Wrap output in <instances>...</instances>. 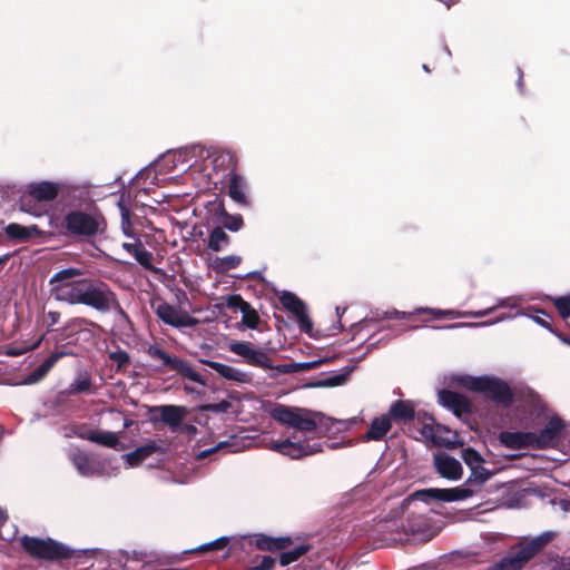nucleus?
Wrapping results in <instances>:
<instances>
[{
  "instance_id": "32",
  "label": "nucleus",
  "mask_w": 570,
  "mask_h": 570,
  "mask_svg": "<svg viewBox=\"0 0 570 570\" xmlns=\"http://www.w3.org/2000/svg\"><path fill=\"white\" fill-rule=\"evenodd\" d=\"M122 247L130 255L135 257V259L142 265L144 267L151 266V253L148 252L140 242L137 243H124Z\"/></svg>"
},
{
  "instance_id": "63",
  "label": "nucleus",
  "mask_w": 570,
  "mask_h": 570,
  "mask_svg": "<svg viewBox=\"0 0 570 570\" xmlns=\"http://www.w3.org/2000/svg\"><path fill=\"white\" fill-rule=\"evenodd\" d=\"M405 533H415V530H413V529L405 530Z\"/></svg>"
},
{
  "instance_id": "42",
  "label": "nucleus",
  "mask_w": 570,
  "mask_h": 570,
  "mask_svg": "<svg viewBox=\"0 0 570 570\" xmlns=\"http://www.w3.org/2000/svg\"><path fill=\"white\" fill-rule=\"evenodd\" d=\"M461 459H463L464 464L470 466H482L481 463H483L482 455L475 451L473 448H465L463 451H461Z\"/></svg>"
},
{
  "instance_id": "24",
  "label": "nucleus",
  "mask_w": 570,
  "mask_h": 570,
  "mask_svg": "<svg viewBox=\"0 0 570 570\" xmlns=\"http://www.w3.org/2000/svg\"><path fill=\"white\" fill-rule=\"evenodd\" d=\"M228 196L239 205H247L245 179L236 173H229L227 177Z\"/></svg>"
},
{
  "instance_id": "64",
  "label": "nucleus",
  "mask_w": 570,
  "mask_h": 570,
  "mask_svg": "<svg viewBox=\"0 0 570 570\" xmlns=\"http://www.w3.org/2000/svg\"><path fill=\"white\" fill-rule=\"evenodd\" d=\"M161 570H185V569L167 568V569H161Z\"/></svg>"
},
{
  "instance_id": "26",
  "label": "nucleus",
  "mask_w": 570,
  "mask_h": 570,
  "mask_svg": "<svg viewBox=\"0 0 570 570\" xmlns=\"http://www.w3.org/2000/svg\"><path fill=\"white\" fill-rule=\"evenodd\" d=\"M80 393H95L90 373L87 371L78 373L72 383L69 384L67 390H65V394L68 396L77 395Z\"/></svg>"
},
{
  "instance_id": "16",
  "label": "nucleus",
  "mask_w": 570,
  "mask_h": 570,
  "mask_svg": "<svg viewBox=\"0 0 570 570\" xmlns=\"http://www.w3.org/2000/svg\"><path fill=\"white\" fill-rule=\"evenodd\" d=\"M438 395L439 403L452 411L456 417H461L463 414H470L473 412V405H471L470 400L458 392L441 390Z\"/></svg>"
},
{
  "instance_id": "15",
  "label": "nucleus",
  "mask_w": 570,
  "mask_h": 570,
  "mask_svg": "<svg viewBox=\"0 0 570 570\" xmlns=\"http://www.w3.org/2000/svg\"><path fill=\"white\" fill-rule=\"evenodd\" d=\"M495 305L487 308V309H482V311H476V312H458V311H453V309H439V308H429V307H419L416 309H414V313H417V314H429L431 315L433 318L435 320H441V318H460V317H483V316H487L489 314H491L494 309H497L498 307H502V306H505V299L503 298H497L495 301Z\"/></svg>"
},
{
  "instance_id": "48",
  "label": "nucleus",
  "mask_w": 570,
  "mask_h": 570,
  "mask_svg": "<svg viewBox=\"0 0 570 570\" xmlns=\"http://www.w3.org/2000/svg\"><path fill=\"white\" fill-rule=\"evenodd\" d=\"M305 455H313L314 453L322 452L321 443H303Z\"/></svg>"
},
{
  "instance_id": "21",
  "label": "nucleus",
  "mask_w": 570,
  "mask_h": 570,
  "mask_svg": "<svg viewBox=\"0 0 570 570\" xmlns=\"http://www.w3.org/2000/svg\"><path fill=\"white\" fill-rule=\"evenodd\" d=\"M160 412V420L163 424L168 425L170 431L176 432L184 421L186 410L180 405H160L154 409Z\"/></svg>"
},
{
  "instance_id": "57",
  "label": "nucleus",
  "mask_w": 570,
  "mask_h": 570,
  "mask_svg": "<svg viewBox=\"0 0 570 570\" xmlns=\"http://www.w3.org/2000/svg\"><path fill=\"white\" fill-rule=\"evenodd\" d=\"M149 352L151 353V348L149 350ZM154 356H159V357H163V356H166L165 353L160 352L159 350H155L153 352Z\"/></svg>"
},
{
  "instance_id": "60",
  "label": "nucleus",
  "mask_w": 570,
  "mask_h": 570,
  "mask_svg": "<svg viewBox=\"0 0 570 570\" xmlns=\"http://www.w3.org/2000/svg\"><path fill=\"white\" fill-rule=\"evenodd\" d=\"M518 87L521 89L522 87V73L520 72L519 80H518Z\"/></svg>"
},
{
  "instance_id": "46",
  "label": "nucleus",
  "mask_w": 570,
  "mask_h": 570,
  "mask_svg": "<svg viewBox=\"0 0 570 570\" xmlns=\"http://www.w3.org/2000/svg\"><path fill=\"white\" fill-rule=\"evenodd\" d=\"M40 342H41V337H38L33 343L8 351L7 354H8V356H19L20 354H24V353L31 351L32 348L37 347L40 344Z\"/></svg>"
},
{
  "instance_id": "50",
  "label": "nucleus",
  "mask_w": 570,
  "mask_h": 570,
  "mask_svg": "<svg viewBox=\"0 0 570 570\" xmlns=\"http://www.w3.org/2000/svg\"><path fill=\"white\" fill-rule=\"evenodd\" d=\"M178 431H180V433H184L188 436H196L197 433H198V430H197V426L194 425V424H180V426L178 428Z\"/></svg>"
},
{
  "instance_id": "34",
  "label": "nucleus",
  "mask_w": 570,
  "mask_h": 570,
  "mask_svg": "<svg viewBox=\"0 0 570 570\" xmlns=\"http://www.w3.org/2000/svg\"><path fill=\"white\" fill-rule=\"evenodd\" d=\"M491 476L492 472L483 465L470 466V476L465 480V485L482 487Z\"/></svg>"
},
{
  "instance_id": "55",
  "label": "nucleus",
  "mask_w": 570,
  "mask_h": 570,
  "mask_svg": "<svg viewBox=\"0 0 570 570\" xmlns=\"http://www.w3.org/2000/svg\"><path fill=\"white\" fill-rule=\"evenodd\" d=\"M7 513L4 510L0 509V524L4 523L7 520Z\"/></svg>"
},
{
  "instance_id": "38",
  "label": "nucleus",
  "mask_w": 570,
  "mask_h": 570,
  "mask_svg": "<svg viewBox=\"0 0 570 570\" xmlns=\"http://www.w3.org/2000/svg\"><path fill=\"white\" fill-rule=\"evenodd\" d=\"M36 230V227H24L18 224H9L6 227L7 235L17 240H26L31 237L32 232Z\"/></svg>"
},
{
  "instance_id": "5",
  "label": "nucleus",
  "mask_w": 570,
  "mask_h": 570,
  "mask_svg": "<svg viewBox=\"0 0 570 570\" xmlns=\"http://www.w3.org/2000/svg\"><path fill=\"white\" fill-rule=\"evenodd\" d=\"M20 547H22L23 551L31 556V558L38 560L59 561L68 560L73 557V552L69 547L51 539L23 535L20 538Z\"/></svg>"
},
{
  "instance_id": "22",
  "label": "nucleus",
  "mask_w": 570,
  "mask_h": 570,
  "mask_svg": "<svg viewBox=\"0 0 570 570\" xmlns=\"http://www.w3.org/2000/svg\"><path fill=\"white\" fill-rule=\"evenodd\" d=\"M200 363L210 366L212 370L216 371L220 377L225 380L236 381L238 383H249L250 375L247 372H242L239 370L234 368L230 365H225L222 363L212 362L208 358H198Z\"/></svg>"
},
{
  "instance_id": "19",
  "label": "nucleus",
  "mask_w": 570,
  "mask_h": 570,
  "mask_svg": "<svg viewBox=\"0 0 570 570\" xmlns=\"http://www.w3.org/2000/svg\"><path fill=\"white\" fill-rule=\"evenodd\" d=\"M252 543H254L255 548L261 551L277 552L283 551L292 546V538L268 537L264 533H256Z\"/></svg>"
},
{
  "instance_id": "40",
  "label": "nucleus",
  "mask_w": 570,
  "mask_h": 570,
  "mask_svg": "<svg viewBox=\"0 0 570 570\" xmlns=\"http://www.w3.org/2000/svg\"><path fill=\"white\" fill-rule=\"evenodd\" d=\"M72 464L81 475L88 476L92 473L90 458L83 452L73 453Z\"/></svg>"
},
{
  "instance_id": "10",
  "label": "nucleus",
  "mask_w": 570,
  "mask_h": 570,
  "mask_svg": "<svg viewBox=\"0 0 570 570\" xmlns=\"http://www.w3.org/2000/svg\"><path fill=\"white\" fill-rule=\"evenodd\" d=\"M362 358H357L356 362L344 365L341 370H331L328 372H322L321 379L309 381L304 384L305 389H330L335 386L345 385L351 374L357 368L358 361Z\"/></svg>"
},
{
  "instance_id": "23",
  "label": "nucleus",
  "mask_w": 570,
  "mask_h": 570,
  "mask_svg": "<svg viewBox=\"0 0 570 570\" xmlns=\"http://www.w3.org/2000/svg\"><path fill=\"white\" fill-rule=\"evenodd\" d=\"M161 452V446L154 440L136 448L134 451L126 453V463L131 466H137L151 455Z\"/></svg>"
},
{
  "instance_id": "8",
  "label": "nucleus",
  "mask_w": 570,
  "mask_h": 570,
  "mask_svg": "<svg viewBox=\"0 0 570 570\" xmlns=\"http://www.w3.org/2000/svg\"><path fill=\"white\" fill-rule=\"evenodd\" d=\"M563 430V420L557 415L550 416L544 428L539 432H534L535 450L543 451L556 449L559 445L560 440H562Z\"/></svg>"
},
{
  "instance_id": "61",
  "label": "nucleus",
  "mask_w": 570,
  "mask_h": 570,
  "mask_svg": "<svg viewBox=\"0 0 570 570\" xmlns=\"http://www.w3.org/2000/svg\"><path fill=\"white\" fill-rule=\"evenodd\" d=\"M79 334H80L81 336H85V337L90 335V333H89L88 331H82V332H80Z\"/></svg>"
},
{
  "instance_id": "2",
  "label": "nucleus",
  "mask_w": 570,
  "mask_h": 570,
  "mask_svg": "<svg viewBox=\"0 0 570 570\" xmlns=\"http://www.w3.org/2000/svg\"><path fill=\"white\" fill-rule=\"evenodd\" d=\"M269 416L283 425L296 429L304 433L316 431L318 424L323 423V420L331 422L332 424H345L344 421L327 417L321 412L303 407H291L278 403L273 406L272 411H269Z\"/></svg>"
},
{
  "instance_id": "53",
  "label": "nucleus",
  "mask_w": 570,
  "mask_h": 570,
  "mask_svg": "<svg viewBox=\"0 0 570 570\" xmlns=\"http://www.w3.org/2000/svg\"><path fill=\"white\" fill-rule=\"evenodd\" d=\"M488 323H480L479 325H487ZM478 324H452V325H448L445 326L444 328H456V327H462V326H476Z\"/></svg>"
},
{
  "instance_id": "43",
  "label": "nucleus",
  "mask_w": 570,
  "mask_h": 570,
  "mask_svg": "<svg viewBox=\"0 0 570 570\" xmlns=\"http://www.w3.org/2000/svg\"><path fill=\"white\" fill-rule=\"evenodd\" d=\"M118 207L120 210L121 216V228L126 236L132 237V229H131V223H130V212L121 202L118 203Z\"/></svg>"
},
{
  "instance_id": "51",
  "label": "nucleus",
  "mask_w": 570,
  "mask_h": 570,
  "mask_svg": "<svg viewBox=\"0 0 570 570\" xmlns=\"http://www.w3.org/2000/svg\"><path fill=\"white\" fill-rule=\"evenodd\" d=\"M420 433L421 436H423L425 440H434V430L433 425L431 424H424L423 426H421Z\"/></svg>"
},
{
  "instance_id": "6",
  "label": "nucleus",
  "mask_w": 570,
  "mask_h": 570,
  "mask_svg": "<svg viewBox=\"0 0 570 570\" xmlns=\"http://www.w3.org/2000/svg\"><path fill=\"white\" fill-rule=\"evenodd\" d=\"M60 191V184L49 180H42L38 183H30L24 186L23 195L20 199V209L33 216H40L41 212L31 208L29 203L31 200L37 202H52Z\"/></svg>"
},
{
  "instance_id": "13",
  "label": "nucleus",
  "mask_w": 570,
  "mask_h": 570,
  "mask_svg": "<svg viewBox=\"0 0 570 570\" xmlns=\"http://www.w3.org/2000/svg\"><path fill=\"white\" fill-rule=\"evenodd\" d=\"M473 490L468 487H455L452 489H425L412 494V498L420 500H438L442 502H455L472 498Z\"/></svg>"
},
{
  "instance_id": "58",
  "label": "nucleus",
  "mask_w": 570,
  "mask_h": 570,
  "mask_svg": "<svg viewBox=\"0 0 570 570\" xmlns=\"http://www.w3.org/2000/svg\"><path fill=\"white\" fill-rule=\"evenodd\" d=\"M49 316L51 317L52 323H56V322H57V320H58V314H57V313H51V312H50V313H49Z\"/></svg>"
},
{
  "instance_id": "47",
  "label": "nucleus",
  "mask_w": 570,
  "mask_h": 570,
  "mask_svg": "<svg viewBox=\"0 0 570 570\" xmlns=\"http://www.w3.org/2000/svg\"><path fill=\"white\" fill-rule=\"evenodd\" d=\"M275 564V559L268 556L263 557L261 562L256 566H252L247 570H273Z\"/></svg>"
},
{
  "instance_id": "11",
  "label": "nucleus",
  "mask_w": 570,
  "mask_h": 570,
  "mask_svg": "<svg viewBox=\"0 0 570 570\" xmlns=\"http://www.w3.org/2000/svg\"><path fill=\"white\" fill-rule=\"evenodd\" d=\"M335 358H314L307 363H286L282 365H274L272 363L273 358H245L246 363L252 366H259L263 368H272L277 371V373L289 374V373H298L304 371H312L320 367L323 364H326Z\"/></svg>"
},
{
  "instance_id": "35",
  "label": "nucleus",
  "mask_w": 570,
  "mask_h": 570,
  "mask_svg": "<svg viewBox=\"0 0 570 570\" xmlns=\"http://www.w3.org/2000/svg\"><path fill=\"white\" fill-rule=\"evenodd\" d=\"M219 222L224 228L229 232H239L244 226V220L240 214H228L223 207L219 210Z\"/></svg>"
},
{
  "instance_id": "41",
  "label": "nucleus",
  "mask_w": 570,
  "mask_h": 570,
  "mask_svg": "<svg viewBox=\"0 0 570 570\" xmlns=\"http://www.w3.org/2000/svg\"><path fill=\"white\" fill-rule=\"evenodd\" d=\"M202 411L207 413H238V410L234 409V405L228 400H223L219 403H207L202 405Z\"/></svg>"
},
{
  "instance_id": "29",
  "label": "nucleus",
  "mask_w": 570,
  "mask_h": 570,
  "mask_svg": "<svg viewBox=\"0 0 570 570\" xmlns=\"http://www.w3.org/2000/svg\"><path fill=\"white\" fill-rule=\"evenodd\" d=\"M82 439L100 446H107L109 449H116L119 444L118 436L114 432L90 430L82 435Z\"/></svg>"
},
{
  "instance_id": "31",
  "label": "nucleus",
  "mask_w": 570,
  "mask_h": 570,
  "mask_svg": "<svg viewBox=\"0 0 570 570\" xmlns=\"http://www.w3.org/2000/svg\"><path fill=\"white\" fill-rule=\"evenodd\" d=\"M391 430V420L386 415L381 417H375L372 420L370 425V430H367L365 434L366 440H375L379 441L383 439L389 431Z\"/></svg>"
},
{
  "instance_id": "33",
  "label": "nucleus",
  "mask_w": 570,
  "mask_h": 570,
  "mask_svg": "<svg viewBox=\"0 0 570 570\" xmlns=\"http://www.w3.org/2000/svg\"><path fill=\"white\" fill-rule=\"evenodd\" d=\"M309 550V544H301L292 550L282 551L281 557H278V563H281L282 567H287L298 561L303 556L307 554Z\"/></svg>"
},
{
  "instance_id": "7",
  "label": "nucleus",
  "mask_w": 570,
  "mask_h": 570,
  "mask_svg": "<svg viewBox=\"0 0 570 570\" xmlns=\"http://www.w3.org/2000/svg\"><path fill=\"white\" fill-rule=\"evenodd\" d=\"M104 223L102 216L98 213L75 210L66 216L67 229L75 235H95L104 228Z\"/></svg>"
},
{
  "instance_id": "28",
  "label": "nucleus",
  "mask_w": 570,
  "mask_h": 570,
  "mask_svg": "<svg viewBox=\"0 0 570 570\" xmlns=\"http://www.w3.org/2000/svg\"><path fill=\"white\" fill-rule=\"evenodd\" d=\"M387 417H390V420L410 421L415 417V410L410 401L397 400L390 405Z\"/></svg>"
},
{
  "instance_id": "44",
  "label": "nucleus",
  "mask_w": 570,
  "mask_h": 570,
  "mask_svg": "<svg viewBox=\"0 0 570 570\" xmlns=\"http://www.w3.org/2000/svg\"><path fill=\"white\" fill-rule=\"evenodd\" d=\"M228 538L227 537H220L218 539H215L206 544L200 546L198 548V551L206 552V551H219L228 546Z\"/></svg>"
},
{
  "instance_id": "56",
  "label": "nucleus",
  "mask_w": 570,
  "mask_h": 570,
  "mask_svg": "<svg viewBox=\"0 0 570 570\" xmlns=\"http://www.w3.org/2000/svg\"><path fill=\"white\" fill-rule=\"evenodd\" d=\"M109 356H118V357H121V356H128L126 352L124 351H120V352H114L111 353Z\"/></svg>"
},
{
  "instance_id": "20",
  "label": "nucleus",
  "mask_w": 570,
  "mask_h": 570,
  "mask_svg": "<svg viewBox=\"0 0 570 570\" xmlns=\"http://www.w3.org/2000/svg\"><path fill=\"white\" fill-rule=\"evenodd\" d=\"M163 364L170 371H176L180 376L187 379L194 383L206 385V379L202 373L193 370L191 366L184 362V358H161Z\"/></svg>"
},
{
  "instance_id": "45",
  "label": "nucleus",
  "mask_w": 570,
  "mask_h": 570,
  "mask_svg": "<svg viewBox=\"0 0 570 570\" xmlns=\"http://www.w3.org/2000/svg\"><path fill=\"white\" fill-rule=\"evenodd\" d=\"M229 350L234 354L239 356H255L249 344L242 341L232 342L229 344Z\"/></svg>"
},
{
  "instance_id": "30",
  "label": "nucleus",
  "mask_w": 570,
  "mask_h": 570,
  "mask_svg": "<svg viewBox=\"0 0 570 570\" xmlns=\"http://www.w3.org/2000/svg\"><path fill=\"white\" fill-rule=\"evenodd\" d=\"M273 450L288 456L292 460H299L306 456L302 443L294 442L292 439L283 440L279 443H274Z\"/></svg>"
},
{
  "instance_id": "12",
  "label": "nucleus",
  "mask_w": 570,
  "mask_h": 570,
  "mask_svg": "<svg viewBox=\"0 0 570 570\" xmlns=\"http://www.w3.org/2000/svg\"><path fill=\"white\" fill-rule=\"evenodd\" d=\"M155 313L165 324L176 328L193 327L198 324V321L187 312L166 302L157 304Z\"/></svg>"
},
{
  "instance_id": "39",
  "label": "nucleus",
  "mask_w": 570,
  "mask_h": 570,
  "mask_svg": "<svg viewBox=\"0 0 570 570\" xmlns=\"http://www.w3.org/2000/svg\"><path fill=\"white\" fill-rule=\"evenodd\" d=\"M242 263V257L238 255H228L224 257H216L214 268L218 272L225 273L236 268Z\"/></svg>"
},
{
  "instance_id": "54",
  "label": "nucleus",
  "mask_w": 570,
  "mask_h": 570,
  "mask_svg": "<svg viewBox=\"0 0 570 570\" xmlns=\"http://www.w3.org/2000/svg\"><path fill=\"white\" fill-rule=\"evenodd\" d=\"M118 361V367L125 366L130 363V358H116Z\"/></svg>"
},
{
  "instance_id": "3",
  "label": "nucleus",
  "mask_w": 570,
  "mask_h": 570,
  "mask_svg": "<svg viewBox=\"0 0 570 570\" xmlns=\"http://www.w3.org/2000/svg\"><path fill=\"white\" fill-rule=\"evenodd\" d=\"M460 386L474 393H482L492 403L509 407L513 404V392L503 379L495 376H462L459 379Z\"/></svg>"
},
{
  "instance_id": "1",
  "label": "nucleus",
  "mask_w": 570,
  "mask_h": 570,
  "mask_svg": "<svg viewBox=\"0 0 570 570\" xmlns=\"http://www.w3.org/2000/svg\"><path fill=\"white\" fill-rule=\"evenodd\" d=\"M81 275L78 268H66L50 278L51 293L56 299L70 305H87L99 312H108L119 307L114 292L105 283H95Z\"/></svg>"
},
{
  "instance_id": "62",
  "label": "nucleus",
  "mask_w": 570,
  "mask_h": 570,
  "mask_svg": "<svg viewBox=\"0 0 570 570\" xmlns=\"http://www.w3.org/2000/svg\"><path fill=\"white\" fill-rule=\"evenodd\" d=\"M7 259V256L0 257V265H2Z\"/></svg>"
},
{
  "instance_id": "9",
  "label": "nucleus",
  "mask_w": 570,
  "mask_h": 570,
  "mask_svg": "<svg viewBox=\"0 0 570 570\" xmlns=\"http://www.w3.org/2000/svg\"><path fill=\"white\" fill-rule=\"evenodd\" d=\"M59 358H42L41 363L23 362L20 365V375L16 379V385H32L40 383L47 373L51 371Z\"/></svg>"
},
{
  "instance_id": "49",
  "label": "nucleus",
  "mask_w": 570,
  "mask_h": 570,
  "mask_svg": "<svg viewBox=\"0 0 570 570\" xmlns=\"http://www.w3.org/2000/svg\"><path fill=\"white\" fill-rule=\"evenodd\" d=\"M413 314H415L414 311L413 312H400V311L393 309V311L385 312L384 316H385V318H406Z\"/></svg>"
},
{
  "instance_id": "17",
  "label": "nucleus",
  "mask_w": 570,
  "mask_h": 570,
  "mask_svg": "<svg viewBox=\"0 0 570 570\" xmlns=\"http://www.w3.org/2000/svg\"><path fill=\"white\" fill-rule=\"evenodd\" d=\"M499 442L501 445L510 450H523L532 449L535 450V443H533V432L523 431H501L499 433Z\"/></svg>"
},
{
  "instance_id": "36",
  "label": "nucleus",
  "mask_w": 570,
  "mask_h": 570,
  "mask_svg": "<svg viewBox=\"0 0 570 570\" xmlns=\"http://www.w3.org/2000/svg\"><path fill=\"white\" fill-rule=\"evenodd\" d=\"M229 236L225 233L223 227L214 228L208 236V248L218 252L229 244Z\"/></svg>"
},
{
  "instance_id": "18",
  "label": "nucleus",
  "mask_w": 570,
  "mask_h": 570,
  "mask_svg": "<svg viewBox=\"0 0 570 570\" xmlns=\"http://www.w3.org/2000/svg\"><path fill=\"white\" fill-rule=\"evenodd\" d=\"M434 470L446 480H459L462 478V465L459 460L446 454L434 455Z\"/></svg>"
},
{
  "instance_id": "52",
  "label": "nucleus",
  "mask_w": 570,
  "mask_h": 570,
  "mask_svg": "<svg viewBox=\"0 0 570 570\" xmlns=\"http://www.w3.org/2000/svg\"><path fill=\"white\" fill-rule=\"evenodd\" d=\"M75 354L76 353L69 352V351H60V352L52 353L51 356H59V357H62V356H75Z\"/></svg>"
},
{
  "instance_id": "25",
  "label": "nucleus",
  "mask_w": 570,
  "mask_h": 570,
  "mask_svg": "<svg viewBox=\"0 0 570 570\" xmlns=\"http://www.w3.org/2000/svg\"><path fill=\"white\" fill-rule=\"evenodd\" d=\"M195 149H180L167 156L166 161L171 164V168L186 171L193 166V158H195Z\"/></svg>"
},
{
  "instance_id": "14",
  "label": "nucleus",
  "mask_w": 570,
  "mask_h": 570,
  "mask_svg": "<svg viewBox=\"0 0 570 570\" xmlns=\"http://www.w3.org/2000/svg\"><path fill=\"white\" fill-rule=\"evenodd\" d=\"M279 302L285 309L291 312L297 320L299 327L303 332L313 335V324L308 317L306 306L304 302L298 298L294 293L284 291L279 294Z\"/></svg>"
},
{
  "instance_id": "4",
  "label": "nucleus",
  "mask_w": 570,
  "mask_h": 570,
  "mask_svg": "<svg viewBox=\"0 0 570 570\" xmlns=\"http://www.w3.org/2000/svg\"><path fill=\"white\" fill-rule=\"evenodd\" d=\"M550 540L551 535L544 533L529 541L519 542L510 547L505 557L488 568V570H522L533 557L549 544Z\"/></svg>"
},
{
  "instance_id": "27",
  "label": "nucleus",
  "mask_w": 570,
  "mask_h": 570,
  "mask_svg": "<svg viewBox=\"0 0 570 570\" xmlns=\"http://www.w3.org/2000/svg\"><path fill=\"white\" fill-rule=\"evenodd\" d=\"M243 446L244 445H243L242 438L233 434V435L228 436L227 440L220 441L215 446L207 449V450H203L200 453H198V458H200V459L208 458V456H210V454H214L220 450H228L232 453H236L239 450H242Z\"/></svg>"
},
{
  "instance_id": "59",
  "label": "nucleus",
  "mask_w": 570,
  "mask_h": 570,
  "mask_svg": "<svg viewBox=\"0 0 570 570\" xmlns=\"http://www.w3.org/2000/svg\"><path fill=\"white\" fill-rule=\"evenodd\" d=\"M344 312H345V308H343V309L341 311V308H340V307H336V314H337V316H338V317H341V316H342V314H343Z\"/></svg>"
},
{
  "instance_id": "37",
  "label": "nucleus",
  "mask_w": 570,
  "mask_h": 570,
  "mask_svg": "<svg viewBox=\"0 0 570 570\" xmlns=\"http://www.w3.org/2000/svg\"><path fill=\"white\" fill-rule=\"evenodd\" d=\"M237 301V307L242 313L243 323L248 328H255L259 321L257 313L250 307V305L247 302L243 301L242 298H238Z\"/></svg>"
}]
</instances>
